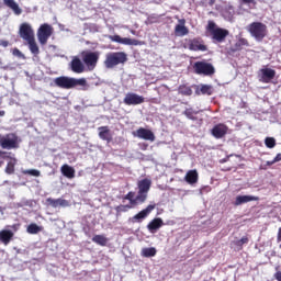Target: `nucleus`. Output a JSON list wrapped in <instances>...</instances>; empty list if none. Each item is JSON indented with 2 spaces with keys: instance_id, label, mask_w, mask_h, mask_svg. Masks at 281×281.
<instances>
[{
  "instance_id": "f257e3e1",
  "label": "nucleus",
  "mask_w": 281,
  "mask_h": 281,
  "mask_svg": "<svg viewBox=\"0 0 281 281\" xmlns=\"http://www.w3.org/2000/svg\"><path fill=\"white\" fill-rule=\"evenodd\" d=\"M55 87L59 89H76L79 87L80 91H89V82L86 78L76 79L74 77L61 76L54 79Z\"/></svg>"
},
{
  "instance_id": "f03ea898",
  "label": "nucleus",
  "mask_w": 281,
  "mask_h": 281,
  "mask_svg": "<svg viewBox=\"0 0 281 281\" xmlns=\"http://www.w3.org/2000/svg\"><path fill=\"white\" fill-rule=\"evenodd\" d=\"M128 60V57L126 53L124 52H113V53H108L105 55V59L103 61V65L105 69H115L117 65H124Z\"/></svg>"
},
{
  "instance_id": "7ed1b4c3",
  "label": "nucleus",
  "mask_w": 281,
  "mask_h": 281,
  "mask_svg": "<svg viewBox=\"0 0 281 281\" xmlns=\"http://www.w3.org/2000/svg\"><path fill=\"white\" fill-rule=\"evenodd\" d=\"M246 30L257 43H262L268 34L267 24L262 22H252Z\"/></svg>"
},
{
  "instance_id": "20e7f679",
  "label": "nucleus",
  "mask_w": 281,
  "mask_h": 281,
  "mask_svg": "<svg viewBox=\"0 0 281 281\" xmlns=\"http://www.w3.org/2000/svg\"><path fill=\"white\" fill-rule=\"evenodd\" d=\"M193 70L198 76H214L216 72L214 66L207 61H195L193 64Z\"/></svg>"
},
{
  "instance_id": "39448f33",
  "label": "nucleus",
  "mask_w": 281,
  "mask_h": 281,
  "mask_svg": "<svg viewBox=\"0 0 281 281\" xmlns=\"http://www.w3.org/2000/svg\"><path fill=\"white\" fill-rule=\"evenodd\" d=\"M0 147L4 150H14L19 148V136L15 134H7L5 136H0Z\"/></svg>"
},
{
  "instance_id": "423d86ee",
  "label": "nucleus",
  "mask_w": 281,
  "mask_h": 281,
  "mask_svg": "<svg viewBox=\"0 0 281 281\" xmlns=\"http://www.w3.org/2000/svg\"><path fill=\"white\" fill-rule=\"evenodd\" d=\"M54 34V27L47 23L42 24L37 30V41L40 45H47V41Z\"/></svg>"
},
{
  "instance_id": "0eeeda50",
  "label": "nucleus",
  "mask_w": 281,
  "mask_h": 281,
  "mask_svg": "<svg viewBox=\"0 0 281 281\" xmlns=\"http://www.w3.org/2000/svg\"><path fill=\"white\" fill-rule=\"evenodd\" d=\"M100 60V52H87L82 54V61L86 65L88 71H93Z\"/></svg>"
},
{
  "instance_id": "6e6552de",
  "label": "nucleus",
  "mask_w": 281,
  "mask_h": 281,
  "mask_svg": "<svg viewBox=\"0 0 281 281\" xmlns=\"http://www.w3.org/2000/svg\"><path fill=\"white\" fill-rule=\"evenodd\" d=\"M19 35L21 40L25 41L26 43L27 41H32L33 38H35L34 29L32 27V24L27 22L22 23L19 29Z\"/></svg>"
},
{
  "instance_id": "1a4fd4ad",
  "label": "nucleus",
  "mask_w": 281,
  "mask_h": 281,
  "mask_svg": "<svg viewBox=\"0 0 281 281\" xmlns=\"http://www.w3.org/2000/svg\"><path fill=\"white\" fill-rule=\"evenodd\" d=\"M124 104L127 106H137L138 104H144L145 99L144 97L134 93V92H127L123 99Z\"/></svg>"
},
{
  "instance_id": "9d476101",
  "label": "nucleus",
  "mask_w": 281,
  "mask_h": 281,
  "mask_svg": "<svg viewBox=\"0 0 281 281\" xmlns=\"http://www.w3.org/2000/svg\"><path fill=\"white\" fill-rule=\"evenodd\" d=\"M11 227L13 231L10 228L0 231V243H2V245L8 246L14 239V232H16V227L14 225Z\"/></svg>"
},
{
  "instance_id": "9b49d317",
  "label": "nucleus",
  "mask_w": 281,
  "mask_h": 281,
  "mask_svg": "<svg viewBox=\"0 0 281 281\" xmlns=\"http://www.w3.org/2000/svg\"><path fill=\"white\" fill-rule=\"evenodd\" d=\"M229 36V31L227 29L213 30L211 37L213 43H225V40Z\"/></svg>"
},
{
  "instance_id": "f8f14e48",
  "label": "nucleus",
  "mask_w": 281,
  "mask_h": 281,
  "mask_svg": "<svg viewBox=\"0 0 281 281\" xmlns=\"http://www.w3.org/2000/svg\"><path fill=\"white\" fill-rule=\"evenodd\" d=\"M276 78V70L271 68H262L259 74V81L269 85Z\"/></svg>"
},
{
  "instance_id": "ddd939ff",
  "label": "nucleus",
  "mask_w": 281,
  "mask_h": 281,
  "mask_svg": "<svg viewBox=\"0 0 281 281\" xmlns=\"http://www.w3.org/2000/svg\"><path fill=\"white\" fill-rule=\"evenodd\" d=\"M109 40L112 41V43H120L121 45H139V41L128 37H122L120 35H109Z\"/></svg>"
},
{
  "instance_id": "4468645a",
  "label": "nucleus",
  "mask_w": 281,
  "mask_h": 281,
  "mask_svg": "<svg viewBox=\"0 0 281 281\" xmlns=\"http://www.w3.org/2000/svg\"><path fill=\"white\" fill-rule=\"evenodd\" d=\"M138 139H145L146 142H155V133L153 131L140 127L134 133Z\"/></svg>"
},
{
  "instance_id": "2eb2a0df",
  "label": "nucleus",
  "mask_w": 281,
  "mask_h": 281,
  "mask_svg": "<svg viewBox=\"0 0 281 281\" xmlns=\"http://www.w3.org/2000/svg\"><path fill=\"white\" fill-rule=\"evenodd\" d=\"M69 65L74 74H85L87 71V67L79 57H74Z\"/></svg>"
},
{
  "instance_id": "dca6fc26",
  "label": "nucleus",
  "mask_w": 281,
  "mask_h": 281,
  "mask_svg": "<svg viewBox=\"0 0 281 281\" xmlns=\"http://www.w3.org/2000/svg\"><path fill=\"white\" fill-rule=\"evenodd\" d=\"M155 207H157L155 204L147 205L146 209L142 210L132 217L133 223H142V221H144V218H146L150 214V212L155 210Z\"/></svg>"
},
{
  "instance_id": "f3484780",
  "label": "nucleus",
  "mask_w": 281,
  "mask_h": 281,
  "mask_svg": "<svg viewBox=\"0 0 281 281\" xmlns=\"http://www.w3.org/2000/svg\"><path fill=\"white\" fill-rule=\"evenodd\" d=\"M227 131H229L227 125L220 123L212 128L211 133L215 139H222L227 135Z\"/></svg>"
},
{
  "instance_id": "a211bd4d",
  "label": "nucleus",
  "mask_w": 281,
  "mask_h": 281,
  "mask_svg": "<svg viewBox=\"0 0 281 281\" xmlns=\"http://www.w3.org/2000/svg\"><path fill=\"white\" fill-rule=\"evenodd\" d=\"M188 46L191 52H207V46L200 38L190 40Z\"/></svg>"
},
{
  "instance_id": "6ab92c4d",
  "label": "nucleus",
  "mask_w": 281,
  "mask_h": 281,
  "mask_svg": "<svg viewBox=\"0 0 281 281\" xmlns=\"http://www.w3.org/2000/svg\"><path fill=\"white\" fill-rule=\"evenodd\" d=\"M179 24L175 26L176 36H188L190 30L186 27V19L178 20Z\"/></svg>"
},
{
  "instance_id": "aec40b11",
  "label": "nucleus",
  "mask_w": 281,
  "mask_h": 281,
  "mask_svg": "<svg viewBox=\"0 0 281 281\" xmlns=\"http://www.w3.org/2000/svg\"><path fill=\"white\" fill-rule=\"evenodd\" d=\"M251 201H260V198L256 195H237L234 205H243L245 203H251Z\"/></svg>"
},
{
  "instance_id": "412c9836",
  "label": "nucleus",
  "mask_w": 281,
  "mask_h": 281,
  "mask_svg": "<svg viewBox=\"0 0 281 281\" xmlns=\"http://www.w3.org/2000/svg\"><path fill=\"white\" fill-rule=\"evenodd\" d=\"M160 227H164V220H161V217L154 218L147 225V229L148 232H150V234H155V232H157V229H160Z\"/></svg>"
},
{
  "instance_id": "4be33fe9",
  "label": "nucleus",
  "mask_w": 281,
  "mask_h": 281,
  "mask_svg": "<svg viewBox=\"0 0 281 281\" xmlns=\"http://www.w3.org/2000/svg\"><path fill=\"white\" fill-rule=\"evenodd\" d=\"M3 3L7 5V8H10V10H12V12L16 16H20V14H23V9L19 7V3H16L15 0H3Z\"/></svg>"
},
{
  "instance_id": "5701e85b",
  "label": "nucleus",
  "mask_w": 281,
  "mask_h": 281,
  "mask_svg": "<svg viewBox=\"0 0 281 281\" xmlns=\"http://www.w3.org/2000/svg\"><path fill=\"white\" fill-rule=\"evenodd\" d=\"M60 172L66 179H74L76 177V169L67 164L60 167Z\"/></svg>"
},
{
  "instance_id": "b1692460",
  "label": "nucleus",
  "mask_w": 281,
  "mask_h": 281,
  "mask_svg": "<svg viewBox=\"0 0 281 281\" xmlns=\"http://www.w3.org/2000/svg\"><path fill=\"white\" fill-rule=\"evenodd\" d=\"M184 180L190 186H194V183H198L199 182V172L196 171V169L189 170L184 177Z\"/></svg>"
},
{
  "instance_id": "393cba45",
  "label": "nucleus",
  "mask_w": 281,
  "mask_h": 281,
  "mask_svg": "<svg viewBox=\"0 0 281 281\" xmlns=\"http://www.w3.org/2000/svg\"><path fill=\"white\" fill-rule=\"evenodd\" d=\"M150 186H153V181L150 179L145 178L137 182L138 191L145 192V194H148L150 192Z\"/></svg>"
},
{
  "instance_id": "a878e982",
  "label": "nucleus",
  "mask_w": 281,
  "mask_h": 281,
  "mask_svg": "<svg viewBox=\"0 0 281 281\" xmlns=\"http://www.w3.org/2000/svg\"><path fill=\"white\" fill-rule=\"evenodd\" d=\"M10 155H12V154L9 153V157L5 158V159H10V160L7 164L4 171L7 175H14V166H16V158H14Z\"/></svg>"
},
{
  "instance_id": "bb28decb",
  "label": "nucleus",
  "mask_w": 281,
  "mask_h": 281,
  "mask_svg": "<svg viewBox=\"0 0 281 281\" xmlns=\"http://www.w3.org/2000/svg\"><path fill=\"white\" fill-rule=\"evenodd\" d=\"M26 43L33 56H38V54H41V48H38V44L36 43V37H33V40H29Z\"/></svg>"
},
{
  "instance_id": "cd10ccee",
  "label": "nucleus",
  "mask_w": 281,
  "mask_h": 281,
  "mask_svg": "<svg viewBox=\"0 0 281 281\" xmlns=\"http://www.w3.org/2000/svg\"><path fill=\"white\" fill-rule=\"evenodd\" d=\"M196 95H212L214 93V89L210 85H201L200 89L195 91Z\"/></svg>"
},
{
  "instance_id": "c85d7f7f",
  "label": "nucleus",
  "mask_w": 281,
  "mask_h": 281,
  "mask_svg": "<svg viewBox=\"0 0 281 281\" xmlns=\"http://www.w3.org/2000/svg\"><path fill=\"white\" fill-rule=\"evenodd\" d=\"M140 256L143 258H155V256H157V248L155 247L143 248L140 251Z\"/></svg>"
},
{
  "instance_id": "c756f323",
  "label": "nucleus",
  "mask_w": 281,
  "mask_h": 281,
  "mask_svg": "<svg viewBox=\"0 0 281 281\" xmlns=\"http://www.w3.org/2000/svg\"><path fill=\"white\" fill-rule=\"evenodd\" d=\"M92 243H95V245H100L101 247H106L109 238H106L104 235H94L92 237Z\"/></svg>"
},
{
  "instance_id": "7c9ffc66",
  "label": "nucleus",
  "mask_w": 281,
  "mask_h": 281,
  "mask_svg": "<svg viewBox=\"0 0 281 281\" xmlns=\"http://www.w3.org/2000/svg\"><path fill=\"white\" fill-rule=\"evenodd\" d=\"M99 137L105 142L111 139V134L109 133V126L99 127Z\"/></svg>"
},
{
  "instance_id": "2f4dec72",
  "label": "nucleus",
  "mask_w": 281,
  "mask_h": 281,
  "mask_svg": "<svg viewBox=\"0 0 281 281\" xmlns=\"http://www.w3.org/2000/svg\"><path fill=\"white\" fill-rule=\"evenodd\" d=\"M243 47H249V41L245 37H240L236 43H235V48L233 52H240Z\"/></svg>"
},
{
  "instance_id": "473e14b6",
  "label": "nucleus",
  "mask_w": 281,
  "mask_h": 281,
  "mask_svg": "<svg viewBox=\"0 0 281 281\" xmlns=\"http://www.w3.org/2000/svg\"><path fill=\"white\" fill-rule=\"evenodd\" d=\"M48 202L54 207H67V205H69V202L67 200H64V199H57V200L48 199Z\"/></svg>"
},
{
  "instance_id": "72a5a7b5",
  "label": "nucleus",
  "mask_w": 281,
  "mask_h": 281,
  "mask_svg": "<svg viewBox=\"0 0 281 281\" xmlns=\"http://www.w3.org/2000/svg\"><path fill=\"white\" fill-rule=\"evenodd\" d=\"M178 93L180 95H187V97H190L192 95V88L188 85H180L178 87Z\"/></svg>"
},
{
  "instance_id": "f704fd0d",
  "label": "nucleus",
  "mask_w": 281,
  "mask_h": 281,
  "mask_svg": "<svg viewBox=\"0 0 281 281\" xmlns=\"http://www.w3.org/2000/svg\"><path fill=\"white\" fill-rule=\"evenodd\" d=\"M146 199H148V193L138 190L136 198H134L136 206L139 205V203H146Z\"/></svg>"
},
{
  "instance_id": "c9c22d12",
  "label": "nucleus",
  "mask_w": 281,
  "mask_h": 281,
  "mask_svg": "<svg viewBox=\"0 0 281 281\" xmlns=\"http://www.w3.org/2000/svg\"><path fill=\"white\" fill-rule=\"evenodd\" d=\"M26 232L27 234H40V232H43V226L32 223L27 226Z\"/></svg>"
},
{
  "instance_id": "e433bc0d",
  "label": "nucleus",
  "mask_w": 281,
  "mask_h": 281,
  "mask_svg": "<svg viewBox=\"0 0 281 281\" xmlns=\"http://www.w3.org/2000/svg\"><path fill=\"white\" fill-rule=\"evenodd\" d=\"M199 112L194 111L192 108L186 109L183 112V115H186V117H188V120H192L193 122H196V114Z\"/></svg>"
},
{
  "instance_id": "4c0bfd02",
  "label": "nucleus",
  "mask_w": 281,
  "mask_h": 281,
  "mask_svg": "<svg viewBox=\"0 0 281 281\" xmlns=\"http://www.w3.org/2000/svg\"><path fill=\"white\" fill-rule=\"evenodd\" d=\"M247 243H249V237L244 236L240 239L233 241V245H235L237 249H243V245H247Z\"/></svg>"
},
{
  "instance_id": "58836bf2",
  "label": "nucleus",
  "mask_w": 281,
  "mask_h": 281,
  "mask_svg": "<svg viewBox=\"0 0 281 281\" xmlns=\"http://www.w3.org/2000/svg\"><path fill=\"white\" fill-rule=\"evenodd\" d=\"M124 201H128L130 205L136 207V202H135V192L130 191L127 194L124 195Z\"/></svg>"
},
{
  "instance_id": "ea45409f",
  "label": "nucleus",
  "mask_w": 281,
  "mask_h": 281,
  "mask_svg": "<svg viewBox=\"0 0 281 281\" xmlns=\"http://www.w3.org/2000/svg\"><path fill=\"white\" fill-rule=\"evenodd\" d=\"M133 204H121L115 207L117 214H122V212H128V210H133Z\"/></svg>"
},
{
  "instance_id": "a19ab883",
  "label": "nucleus",
  "mask_w": 281,
  "mask_h": 281,
  "mask_svg": "<svg viewBox=\"0 0 281 281\" xmlns=\"http://www.w3.org/2000/svg\"><path fill=\"white\" fill-rule=\"evenodd\" d=\"M23 175H29L30 177H41V170L37 169H26Z\"/></svg>"
},
{
  "instance_id": "79ce46f5",
  "label": "nucleus",
  "mask_w": 281,
  "mask_h": 281,
  "mask_svg": "<svg viewBox=\"0 0 281 281\" xmlns=\"http://www.w3.org/2000/svg\"><path fill=\"white\" fill-rule=\"evenodd\" d=\"M265 145L267 146V148H276V138L266 137Z\"/></svg>"
},
{
  "instance_id": "37998d69",
  "label": "nucleus",
  "mask_w": 281,
  "mask_h": 281,
  "mask_svg": "<svg viewBox=\"0 0 281 281\" xmlns=\"http://www.w3.org/2000/svg\"><path fill=\"white\" fill-rule=\"evenodd\" d=\"M7 157H10V154L8 151H4V150L0 149V168L5 162Z\"/></svg>"
},
{
  "instance_id": "c03bdc74",
  "label": "nucleus",
  "mask_w": 281,
  "mask_h": 281,
  "mask_svg": "<svg viewBox=\"0 0 281 281\" xmlns=\"http://www.w3.org/2000/svg\"><path fill=\"white\" fill-rule=\"evenodd\" d=\"M12 54L18 58H22V60H25V54H23L19 48H13Z\"/></svg>"
},
{
  "instance_id": "a18cd8bd",
  "label": "nucleus",
  "mask_w": 281,
  "mask_h": 281,
  "mask_svg": "<svg viewBox=\"0 0 281 281\" xmlns=\"http://www.w3.org/2000/svg\"><path fill=\"white\" fill-rule=\"evenodd\" d=\"M278 161H281V154H277L273 160L267 161V166H273V164H278Z\"/></svg>"
},
{
  "instance_id": "49530a36",
  "label": "nucleus",
  "mask_w": 281,
  "mask_h": 281,
  "mask_svg": "<svg viewBox=\"0 0 281 281\" xmlns=\"http://www.w3.org/2000/svg\"><path fill=\"white\" fill-rule=\"evenodd\" d=\"M217 29H218V26H216V23H214V21H209L207 30L211 32V35H212L213 30H217Z\"/></svg>"
},
{
  "instance_id": "de8ad7c7",
  "label": "nucleus",
  "mask_w": 281,
  "mask_h": 281,
  "mask_svg": "<svg viewBox=\"0 0 281 281\" xmlns=\"http://www.w3.org/2000/svg\"><path fill=\"white\" fill-rule=\"evenodd\" d=\"M207 192H212V187L210 186H204L200 189V194H205Z\"/></svg>"
},
{
  "instance_id": "09e8293b",
  "label": "nucleus",
  "mask_w": 281,
  "mask_h": 281,
  "mask_svg": "<svg viewBox=\"0 0 281 281\" xmlns=\"http://www.w3.org/2000/svg\"><path fill=\"white\" fill-rule=\"evenodd\" d=\"M243 3H246V5H252V8H256V0H241Z\"/></svg>"
},
{
  "instance_id": "8fccbe9b",
  "label": "nucleus",
  "mask_w": 281,
  "mask_h": 281,
  "mask_svg": "<svg viewBox=\"0 0 281 281\" xmlns=\"http://www.w3.org/2000/svg\"><path fill=\"white\" fill-rule=\"evenodd\" d=\"M214 3H216V0H203V4H204L205 7H207V5H213Z\"/></svg>"
},
{
  "instance_id": "3c124183",
  "label": "nucleus",
  "mask_w": 281,
  "mask_h": 281,
  "mask_svg": "<svg viewBox=\"0 0 281 281\" xmlns=\"http://www.w3.org/2000/svg\"><path fill=\"white\" fill-rule=\"evenodd\" d=\"M10 45V42L0 40V47H8Z\"/></svg>"
},
{
  "instance_id": "603ef678",
  "label": "nucleus",
  "mask_w": 281,
  "mask_h": 281,
  "mask_svg": "<svg viewBox=\"0 0 281 281\" xmlns=\"http://www.w3.org/2000/svg\"><path fill=\"white\" fill-rule=\"evenodd\" d=\"M274 278H276V280L281 281V271H277L274 273Z\"/></svg>"
},
{
  "instance_id": "864d4df0",
  "label": "nucleus",
  "mask_w": 281,
  "mask_h": 281,
  "mask_svg": "<svg viewBox=\"0 0 281 281\" xmlns=\"http://www.w3.org/2000/svg\"><path fill=\"white\" fill-rule=\"evenodd\" d=\"M3 115H5V111L0 110V117H3Z\"/></svg>"
},
{
  "instance_id": "5fc2aeb1",
  "label": "nucleus",
  "mask_w": 281,
  "mask_h": 281,
  "mask_svg": "<svg viewBox=\"0 0 281 281\" xmlns=\"http://www.w3.org/2000/svg\"><path fill=\"white\" fill-rule=\"evenodd\" d=\"M0 214H3V209H2V206H0Z\"/></svg>"
},
{
  "instance_id": "6e6d98bb",
  "label": "nucleus",
  "mask_w": 281,
  "mask_h": 281,
  "mask_svg": "<svg viewBox=\"0 0 281 281\" xmlns=\"http://www.w3.org/2000/svg\"><path fill=\"white\" fill-rule=\"evenodd\" d=\"M0 65H3V61L1 60V58H0Z\"/></svg>"
}]
</instances>
